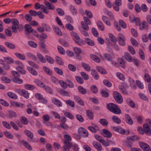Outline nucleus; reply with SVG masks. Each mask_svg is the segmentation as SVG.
Segmentation results:
<instances>
[{"label":"nucleus","mask_w":151,"mask_h":151,"mask_svg":"<svg viewBox=\"0 0 151 151\" xmlns=\"http://www.w3.org/2000/svg\"><path fill=\"white\" fill-rule=\"evenodd\" d=\"M58 92L60 93L64 96H68L69 94L68 93L67 91L62 89L58 90Z\"/></svg>","instance_id":"52"},{"label":"nucleus","mask_w":151,"mask_h":151,"mask_svg":"<svg viewBox=\"0 0 151 151\" xmlns=\"http://www.w3.org/2000/svg\"><path fill=\"white\" fill-rule=\"evenodd\" d=\"M76 81L80 84H83V78L80 77L76 76Z\"/></svg>","instance_id":"64"},{"label":"nucleus","mask_w":151,"mask_h":151,"mask_svg":"<svg viewBox=\"0 0 151 151\" xmlns=\"http://www.w3.org/2000/svg\"><path fill=\"white\" fill-rule=\"evenodd\" d=\"M58 50L59 52L62 55H64L65 53L64 49L61 46H58Z\"/></svg>","instance_id":"58"},{"label":"nucleus","mask_w":151,"mask_h":151,"mask_svg":"<svg viewBox=\"0 0 151 151\" xmlns=\"http://www.w3.org/2000/svg\"><path fill=\"white\" fill-rule=\"evenodd\" d=\"M97 70L99 72L102 74H105L107 73V72L104 69L100 67H97Z\"/></svg>","instance_id":"37"},{"label":"nucleus","mask_w":151,"mask_h":151,"mask_svg":"<svg viewBox=\"0 0 151 151\" xmlns=\"http://www.w3.org/2000/svg\"><path fill=\"white\" fill-rule=\"evenodd\" d=\"M116 75L118 78L123 81H124L125 78L124 75L120 72H117L116 73Z\"/></svg>","instance_id":"39"},{"label":"nucleus","mask_w":151,"mask_h":151,"mask_svg":"<svg viewBox=\"0 0 151 151\" xmlns=\"http://www.w3.org/2000/svg\"><path fill=\"white\" fill-rule=\"evenodd\" d=\"M100 94L101 95L104 97L107 98L109 96V93L103 90H101L100 92Z\"/></svg>","instance_id":"40"},{"label":"nucleus","mask_w":151,"mask_h":151,"mask_svg":"<svg viewBox=\"0 0 151 151\" xmlns=\"http://www.w3.org/2000/svg\"><path fill=\"white\" fill-rule=\"evenodd\" d=\"M127 103L129 105L132 107L134 108L135 106L134 102L131 99L129 98L127 100Z\"/></svg>","instance_id":"41"},{"label":"nucleus","mask_w":151,"mask_h":151,"mask_svg":"<svg viewBox=\"0 0 151 151\" xmlns=\"http://www.w3.org/2000/svg\"><path fill=\"white\" fill-rule=\"evenodd\" d=\"M7 94L9 97L12 99H16L18 98L17 95L12 92H8Z\"/></svg>","instance_id":"26"},{"label":"nucleus","mask_w":151,"mask_h":151,"mask_svg":"<svg viewBox=\"0 0 151 151\" xmlns=\"http://www.w3.org/2000/svg\"><path fill=\"white\" fill-rule=\"evenodd\" d=\"M102 19L104 22L106 24L110 26L111 25V23L109 21V19L108 17L106 16H103L102 17Z\"/></svg>","instance_id":"27"},{"label":"nucleus","mask_w":151,"mask_h":151,"mask_svg":"<svg viewBox=\"0 0 151 151\" xmlns=\"http://www.w3.org/2000/svg\"><path fill=\"white\" fill-rule=\"evenodd\" d=\"M37 55L38 58L40 61L44 63H46V61L45 58L41 54L39 53H37Z\"/></svg>","instance_id":"29"},{"label":"nucleus","mask_w":151,"mask_h":151,"mask_svg":"<svg viewBox=\"0 0 151 151\" xmlns=\"http://www.w3.org/2000/svg\"><path fill=\"white\" fill-rule=\"evenodd\" d=\"M82 65L84 69L86 71H90L91 68L90 67L86 64L84 63H82Z\"/></svg>","instance_id":"54"},{"label":"nucleus","mask_w":151,"mask_h":151,"mask_svg":"<svg viewBox=\"0 0 151 151\" xmlns=\"http://www.w3.org/2000/svg\"><path fill=\"white\" fill-rule=\"evenodd\" d=\"M113 96L115 101L119 104H121L123 102V99L122 95L116 91L113 92Z\"/></svg>","instance_id":"3"},{"label":"nucleus","mask_w":151,"mask_h":151,"mask_svg":"<svg viewBox=\"0 0 151 151\" xmlns=\"http://www.w3.org/2000/svg\"><path fill=\"white\" fill-rule=\"evenodd\" d=\"M43 69L45 72L48 75L51 76L52 74V72L46 66H43Z\"/></svg>","instance_id":"50"},{"label":"nucleus","mask_w":151,"mask_h":151,"mask_svg":"<svg viewBox=\"0 0 151 151\" xmlns=\"http://www.w3.org/2000/svg\"><path fill=\"white\" fill-rule=\"evenodd\" d=\"M1 79L2 81L6 83H9L11 82L9 78L5 76H2L1 78Z\"/></svg>","instance_id":"60"},{"label":"nucleus","mask_w":151,"mask_h":151,"mask_svg":"<svg viewBox=\"0 0 151 151\" xmlns=\"http://www.w3.org/2000/svg\"><path fill=\"white\" fill-rule=\"evenodd\" d=\"M103 83L107 87H110L112 86V84L111 82L107 80H104L103 81Z\"/></svg>","instance_id":"49"},{"label":"nucleus","mask_w":151,"mask_h":151,"mask_svg":"<svg viewBox=\"0 0 151 151\" xmlns=\"http://www.w3.org/2000/svg\"><path fill=\"white\" fill-rule=\"evenodd\" d=\"M22 123L24 124L27 125L28 123V120L24 116L20 117Z\"/></svg>","instance_id":"46"},{"label":"nucleus","mask_w":151,"mask_h":151,"mask_svg":"<svg viewBox=\"0 0 151 151\" xmlns=\"http://www.w3.org/2000/svg\"><path fill=\"white\" fill-rule=\"evenodd\" d=\"M139 55L141 59L144 60L145 59V57L144 54L142 50L141 49H140L139 50Z\"/></svg>","instance_id":"61"},{"label":"nucleus","mask_w":151,"mask_h":151,"mask_svg":"<svg viewBox=\"0 0 151 151\" xmlns=\"http://www.w3.org/2000/svg\"><path fill=\"white\" fill-rule=\"evenodd\" d=\"M27 69L33 75L35 76L37 75V71L31 67L30 66L28 67H27Z\"/></svg>","instance_id":"22"},{"label":"nucleus","mask_w":151,"mask_h":151,"mask_svg":"<svg viewBox=\"0 0 151 151\" xmlns=\"http://www.w3.org/2000/svg\"><path fill=\"white\" fill-rule=\"evenodd\" d=\"M85 41L86 43L89 45L93 46L94 45V42L89 38H87L86 39Z\"/></svg>","instance_id":"42"},{"label":"nucleus","mask_w":151,"mask_h":151,"mask_svg":"<svg viewBox=\"0 0 151 151\" xmlns=\"http://www.w3.org/2000/svg\"><path fill=\"white\" fill-rule=\"evenodd\" d=\"M23 66H18L16 67V69L18 72H20L23 74H24L26 73V71L23 69Z\"/></svg>","instance_id":"35"},{"label":"nucleus","mask_w":151,"mask_h":151,"mask_svg":"<svg viewBox=\"0 0 151 151\" xmlns=\"http://www.w3.org/2000/svg\"><path fill=\"white\" fill-rule=\"evenodd\" d=\"M144 78L145 80L148 83L150 82L151 78L149 74L145 73L144 75Z\"/></svg>","instance_id":"62"},{"label":"nucleus","mask_w":151,"mask_h":151,"mask_svg":"<svg viewBox=\"0 0 151 151\" xmlns=\"http://www.w3.org/2000/svg\"><path fill=\"white\" fill-rule=\"evenodd\" d=\"M103 135L107 138H110L112 136V134L109 131L106 129H103Z\"/></svg>","instance_id":"11"},{"label":"nucleus","mask_w":151,"mask_h":151,"mask_svg":"<svg viewBox=\"0 0 151 151\" xmlns=\"http://www.w3.org/2000/svg\"><path fill=\"white\" fill-rule=\"evenodd\" d=\"M100 123L104 126H107L108 124V122L105 119H102L100 120Z\"/></svg>","instance_id":"43"},{"label":"nucleus","mask_w":151,"mask_h":151,"mask_svg":"<svg viewBox=\"0 0 151 151\" xmlns=\"http://www.w3.org/2000/svg\"><path fill=\"white\" fill-rule=\"evenodd\" d=\"M109 36L110 40L114 43H116L117 41V39L115 36L111 34H109Z\"/></svg>","instance_id":"56"},{"label":"nucleus","mask_w":151,"mask_h":151,"mask_svg":"<svg viewBox=\"0 0 151 151\" xmlns=\"http://www.w3.org/2000/svg\"><path fill=\"white\" fill-rule=\"evenodd\" d=\"M22 142L23 145L27 149L29 150H32V147L28 142L24 140H22Z\"/></svg>","instance_id":"16"},{"label":"nucleus","mask_w":151,"mask_h":151,"mask_svg":"<svg viewBox=\"0 0 151 151\" xmlns=\"http://www.w3.org/2000/svg\"><path fill=\"white\" fill-rule=\"evenodd\" d=\"M14 55L17 57L21 60H24L26 59L25 56L22 54L18 52H15Z\"/></svg>","instance_id":"24"},{"label":"nucleus","mask_w":151,"mask_h":151,"mask_svg":"<svg viewBox=\"0 0 151 151\" xmlns=\"http://www.w3.org/2000/svg\"><path fill=\"white\" fill-rule=\"evenodd\" d=\"M52 100L53 103L58 107H61L62 106V103L58 99L55 98L52 99Z\"/></svg>","instance_id":"14"},{"label":"nucleus","mask_w":151,"mask_h":151,"mask_svg":"<svg viewBox=\"0 0 151 151\" xmlns=\"http://www.w3.org/2000/svg\"><path fill=\"white\" fill-rule=\"evenodd\" d=\"M95 137L96 139L102 143L104 146L107 147L109 145V143L108 141L104 140L102 137L98 134H95Z\"/></svg>","instance_id":"4"},{"label":"nucleus","mask_w":151,"mask_h":151,"mask_svg":"<svg viewBox=\"0 0 151 151\" xmlns=\"http://www.w3.org/2000/svg\"><path fill=\"white\" fill-rule=\"evenodd\" d=\"M124 57L125 59L129 62H131L133 61L132 57L130 54L128 52H126L125 53Z\"/></svg>","instance_id":"21"},{"label":"nucleus","mask_w":151,"mask_h":151,"mask_svg":"<svg viewBox=\"0 0 151 151\" xmlns=\"http://www.w3.org/2000/svg\"><path fill=\"white\" fill-rule=\"evenodd\" d=\"M115 131L122 134H124L125 132V131L120 127L118 128L116 127L115 128Z\"/></svg>","instance_id":"47"},{"label":"nucleus","mask_w":151,"mask_h":151,"mask_svg":"<svg viewBox=\"0 0 151 151\" xmlns=\"http://www.w3.org/2000/svg\"><path fill=\"white\" fill-rule=\"evenodd\" d=\"M112 119L113 121L115 123L119 124L121 123V121L120 119L117 116H114L112 117Z\"/></svg>","instance_id":"38"},{"label":"nucleus","mask_w":151,"mask_h":151,"mask_svg":"<svg viewBox=\"0 0 151 151\" xmlns=\"http://www.w3.org/2000/svg\"><path fill=\"white\" fill-rule=\"evenodd\" d=\"M27 56L28 58L33 59L34 61H36L37 60L36 56L31 53H28L27 54Z\"/></svg>","instance_id":"63"},{"label":"nucleus","mask_w":151,"mask_h":151,"mask_svg":"<svg viewBox=\"0 0 151 151\" xmlns=\"http://www.w3.org/2000/svg\"><path fill=\"white\" fill-rule=\"evenodd\" d=\"M45 58L47 62L51 64H53L54 63L53 60L50 56L46 55L45 56Z\"/></svg>","instance_id":"55"},{"label":"nucleus","mask_w":151,"mask_h":151,"mask_svg":"<svg viewBox=\"0 0 151 151\" xmlns=\"http://www.w3.org/2000/svg\"><path fill=\"white\" fill-rule=\"evenodd\" d=\"M125 83L124 82H123L121 83L122 86H119V90L121 91L122 93L125 95H127L128 94V92L127 91L126 88L124 86V84Z\"/></svg>","instance_id":"15"},{"label":"nucleus","mask_w":151,"mask_h":151,"mask_svg":"<svg viewBox=\"0 0 151 151\" xmlns=\"http://www.w3.org/2000/svg\"><path fill=\"white\" fill-rule=\"evenodd\" d=\"M81 24L82 26V27L83 29L86 30H88L89 29V27L88 25V24H85L83 21H81Z\"/></svg>","instance_id":"48"},{"label":"nucleus","mask_w":151,"mask_h":151,"mask_svg":"<svg viewBox=\"0 0 151 151\" xmlns=\"http://www.w3.org/2000/svg\"><path fill=\"white\" fill-rule=\"evenodd\" d=\"M64 114L66 117H68L71 119H73L74 118V116L72 114L69 112H65L64 113Z\"/></svg>","instance_id":"57"},{"label":"nucleus","mask_w":151,"mask_h":151,"mask_svg":"<svg viewBox=\"0 0 151 151\" xmlns=\"http://www.w3.org/2000/svg\"><path fill=\"white\" fill-rule=\"evenodd\" d=\"M94 146L98 150H101L102 149V147L101 144L97 141H94L93 142Z\"/></svg>","instance_id":"17"},{"label":"nucleus","mask_w":151,"mask_h":151,"mask_svg":"<svg viewBox=\"0 0 151 151\" xmlns=\"http://www.w3.org/2000/svg\"><path fill=\"white\" fill-rule=\"evenodd\" d=\"M24 88L27 89L33 90L35 88V87L33 85L29 84H26L24 85Z\"/></svg>","instance_id":"30"},{"label":"nucleus","mask_w":151,"mask_h":151,"mask_svg":"<svg viewBox=\"0 0 151 151\" xmlns=\"http://www.w3.org/2000/svg\"><path fill=\"white\" fill-rule=\"evenodd\" d=\"M5 61L8 63H12L14 62L13 60L11 58L9 57H5L4 58Z\"/></svg>","instance_id":"44"},{"label":"nucleus","mask_w":151,"mask_h":151,"mask_svg":"<svg viewBox=\"0 0 151 151\" xmlns=\"http://www.w3.org/2000/svg\"><path fill=\"white\" fill-rule=\"evenodd\" d=\"M24 132L26 135L30 138L31 140H30V142H37L38 141V140L37 139L34 138V136L33 134L30 131L27 130H24Z\"/></svg>","instance_id":"5"},{"label":"nucleus","mask_w":151,"mask_h":151,"mask_svg":"<svg viewBox=\"0 0 151 151\" xmlns=\"http://www.w3.org/2000/svg\"><path fill=\"white\" fill-rule=\"evenodd\" d=\"M78 90L79 92L82 94H85L86 93V90L81 86H78Z\"/></svg>","instance_id":"32"},{"label":"nucleus","mask_w":151,"mask_h":151,"mask_svg":"<svg viewBox=\"0 0 151 151\" xmlns=\"http://www.w3.org/2000/svg\"><path fill=\"white\" fill-rule=\"evenodd\" d=\"M44 4L50 10H53L54 9L55 7L54 5L50 3L47 0L44 1Z\"/></svg>","instance_id":"18"},{"label":"nucleus","mask_w":151,"mask_h":151,"mask_svg":"<svg viewBox=\"0 0 151 151\" xmlns=\"http://www.w3.org/2000/svg\"><path fill=\"white\" fill-rule=\"evenodd\" d=\"M64 143L65 145L63 147V148L64 149V151H66L67 149H70L73 146L72 143L70 142H67L66 141H64Z\"/></svg>","instance_id":"10"},{"label":"nucleus","mask_w":151,"mask_h":151,"mask_svg":"<svg viewBox=\"0 0 151 151\" xmlns=\"http://www.w3.org/2000/svg\"><path fill=\"white\" fill-rule=\"evenodd\" d=\"M139 144L140 147L144 151H151V149L147 144L143 142H139Z\"/></svg>","instance_id":"8"},{"label":"nucleus","mask_w":151,"mask_h":151,"mask_svg":"<svg viewBox=\"0 0 151 151\" xmlns=\"http://www.w3.org/2000/svg\"><path fill=\"white\" fill-rule=\"evenodd\" d=\"M5 45L9 48L14 50L16 48V46L14 45L9 42H5Z\"/></svg>","instance_id":"19"},{"label":"nucleus","mask_w":151,"mask_h":151,"mask_svg":"<svg viewBox=\"0 0 151 151\" xmlns=\"http://www.w3.org/2000/svg\"><path fill=\"white\" fill-rule=\"evenodd\" d=\"M143 128L142 127L139 128V130H141L142 132L140 133L142 134H144L145 133L148 135H150L151 134V129L150 128L149 126L147 124H144L143 125Z\"/></svg>","instance_id":"2"},{"label":"nucleus","mask_w":151,"mask_h":151,"mask_svg":"<svg viewBox=\"0 0 151 151\" xmlns=\"http://www.w3.org/2000/svg\"><path fill=\"white\" fill-rule=\"evenodd\" d=\"M55 71L58 75H62L63 74V72L62 70L58 68H54Z\"/></svg>","instance_id":"59"},{"label":"nucleus","mask_w":151,"mask_h":151,"mask_svg":"<svg viewBox=\"0 0 151 151\" xmlns=\"http://www.w3.org/2000/svg\"><path fill=\"white\" fill-rule=\"evenodd\" d=\"M107 109L112 112L116 114H120L121 113V111L120 108L116 104L110 103L107 105Z\"/></svg>","instance_id":"1"},{"label":"nucleus","mask_w":151,"mask_h":151,"mask_svg":"<svg viewBox=\"0 0 151 151\" xmlns=\"http://www.w3.org/2000/svg\"><path fill=\"white\" fill-rule=\"evenodd\" d=\"M123 142L125 145L129 148H132V145L133 143V141L132 140L129 139H127L126 141H123Z\"/></svg>","instance_id":"12"},{"label":"nucleus","mask_w":151,"mask_h":151,"mask_svg":"<svg viewBox=\"0 0 151 151\" xmlns=\"http://www.w3.org/2000/svg\"><path fill=\"white\" fill-rule=\"evenodd\" d=\"M87 115L90 119H93L94 116L93 113L90 110H88L86 111Z\"/></svg>","instance_id":"34"},{"label":"nucleus","mask_w":151,"mask_h":151,"mask_svg":"<svg viewBox=\"0 0 151 151\" xmlns=\"http://www.w3.org/2000/svg\"><path fill=\"white\" fill-rule=\"evenodd\" d=\"M97 25L99 29L101 31H104V26L101 21H98L97 22Z\"/></svg>","instance_id":"31"},{"label":"nucleus","mask_w":151,"mask_h":151,"mask_svg":"<svg viewBox=\"0 0 151 151\" xmlns=\"http://www.w3.org/2000/svg\"><path fill=\"white\" fill-rule=\"evenodd\" d=\"M60 84L63 88L65 89L67 87V85L66 82L62 80H60L59 81Z\"/></svg>","instance_id":"51"},{"label":"nucleus","mask_w":151,"mask_h":151,"mask_svg":"<svg viewBox=\"0 0 151 151\" xmlns=\"http://www.w3.org/2000/svg\"><path fill=\"white\" fill-rule=\"evenodd\" d=\"M22 95L25 98L28 99L30 97V93L27 90L24 89Z\"/></svg>","instance_id":"36"},{"label":"nucleus","mask_w":151,"mask_h":151,"mask_svg":"<svg viewBox=\"0 0 151 151\" xmlns=\"http://www.w3.org/2000/svg\"><path fill=\"white\" fill-rule=\"evenodd\" d=\"M78 133L81 137L85 138L88 136V134L87 131L83 127H80L78 129Z\"/></svg>","instance_id":"7"},{"label":"nucleus","mask_w":151,"mask_h":151,"mask_svg":"<svg viewBox=\"0 0 151 151\" xmlns=\"http://www.w3.org/2000/svg\"><path fill=\"white\" fill-rule=\"evenodd\" d=\"M11 23L12 24V29L13 32L16 33L17 32L16 31V27L19 24V21L17 19L15 18H12V19Z\"/></svg>","instance_id":"6"},{"label":"nucleus","mask_w":151,"mask_h":151,"mask_svg":"<svg viewBox=\"0 0 151 151\" xmlns=\"http://www.w3.org/2000/svg\"><path fill=\"white\" fill-rule=\"evenodd\" d=\"M91 74L93 76L95 79L98 80L99 78V76L97 72L94 69H92L91 70Z\"/></svg>","instance_id":"23"},{"label":"nucleus","mask_w":151,"mask_h":151,"mask_svg":"<svg viewBox=\"0 0 151 151\" xmlns=\"http://www.w3.org/2000/svg\"><path fill=\"white\" fill-rule=\"evenodd\" d=\"M118 42L119 44L122 46H124L125 45V38L122 34L120 33L118 37Z\"/></svg>","instance_id":"9"},{"label":"nucleus","mask_w":151,"mask_h":151,"mask_svg":"<svg viewBox=\"0 0 151 151\" xmlns=\"http://www.w3.org/2000/svg\"><path fill=\"white\" fill-rule=\"evenodd\" d=\"M90 56L91 58L95 62L97 63L100 62V58L97 56L93 54H91Z\"/></svg>","instance_id":"25"},{"label":"nucleus","mask_w":151,"mask_h":151,"mask_svg":"<svg viewBox=\"0 0 151 151\" xmlns=\"http://www.w3.org/2000/svg\"><path fill=\"white\" fill-rule=\"evenodd\" d=\"M24 29L27 33H32L33 29L32 27L28 24H26L24 26Z\"/></svg>","instance_id":"20"},{"label":"nucleus","mask_w":151,"mask_h":151,"mask_svg":"<svg viewBox=\"0 0 151 151\" xmlns=\"http://www.w3.org/2000/svg\"><path fill=\"white\" fill-rule=\"evenodd\" d=\"M128 50L131 54L132 55H135V51L132 46L131 45L129 46L128 47Z\"/></svg>","instance_id":"45"},{"label":"nucleus","mask_w":151,"mask_h":151,"mask_svg":"<svg viewBox=\"0 0 151 151\" xmlns=\"http://www.w3.org/2000/svg\"><path fill=\"white\" fill-rule=\"evenodd\" d=\"M81 74L82 78L85 80H88L89 79V77L87 74L84 72L81 73Z\"/></svg>","instance_id":"53"},{"label":"nucleus","mask_w":151,"mask_h":151,"mask_svg":"<svg viewBox=\"0 0 151 151\" xmlns=\"http://www.w3.org/2000/svg\"><path fill=\"white\" fill-rule=\"evenodd\" d=\"M104 58L106 60L108 61H111L112 59V56L109 54L105 53L104 54Z\"/></svg>","instance_id":"33"},{"label":"nucleus","mask_w":151,"mask_h":151,"mask_svg":"<svg viewBox=\"0 0 151 151\" xmlns=\"http://www.w3.org/2000/svg\"><path fill=\"white\" fill-rule=\"evenodd\" d=\"M125 120L126 122L130 125L133 124V121L130 115L128 114H126L125 115Z\"/></svg>","instance_id":"13"},{"label":"nucleus","mask_w":151,"mask_h":151,"mask_svg":"<svg viewBox=\"0 0 151 151\" xmlns=\"http://www.w3.org/2000/svg\"><path fill=\"white\" fill-rule=\"evenodd\" d=\"M53 29L55 32L58 35L61 36L62 35V32L59 28L56 26H54Z\"/></svg>","instance_id":"28"}]
</instances>
